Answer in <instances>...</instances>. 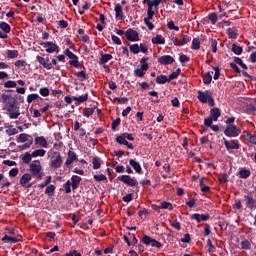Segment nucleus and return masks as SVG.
Returning <instances> with one entry per match:
<instances>
[{
  "mask_svg": "<svg viewBox=\"0 0 256 256\" xmlns=\"http://www.w3.org/2000/svg\"><path fill=\"white\" fill-rule=\"evenodd\" d=\"M81 176L73 175L70 180L66 181L63 184L65 193L69 194L71 193V187L73 191H76V189H79V185H81Z\"/></svg>",
  "mask_w": 256,
  "mask_h": 256,
  "instance_id": "f257e3e1",
  "label": "nucleus"
},
{
  "mask_svg": "<svg viewBox=\"0 0 256 256\" xmlns=\"http://www.w3.org/2000/svg\"><path fill=\"white\" fill-rule=\"evenodd\" d=\"M30 173L32 174V177H34V179H37V181H41V179H43V176L45 174L43 173L41 161L35 160L30 164Z\"/></svg>",
  "mask_w": 256,
  "mask_h": 256,
  "instance_id": "f03ea898",
  "label": "nucleus"
},
{
  "mask_svg": "<svg viewBox=\"0 0 256 256\" xmlns=\"http://www.w3.org/2000/svg\"><path fill=\"white\" fill-rule=\"evenodd\" d=\"M64 55L68 59H70L69 65H71L72 67H75V69H84L85 68V66L83 64L79 63V57L77 55H75V53H73L69 48L64 50Z\"/></svg>",
  "mask_w": 256,
  "mask_h": 256,
  "instance_id": "7ed1b4c3",
  "label": "nucleus"
},
{
  "mask_svg": "<svg viewBox=\"0 0 256 256\" xmlns=\"http://www.w3.org/2000/svg\"><path fill=\"white\" fill-rule=\"evenodd\" d=\"M53 156L50 159V167L52 169H59L63 165V158L60 152H52Z\"/></svg>",
  "mask_w": 256,
  "mask_h": 256,
  "instance_id": "20e7f679",
  "label": "nucleus"
},
{
  "mask_svg": "<svg viewBox=\"0 0 256 256\" xmlns=\"http://www.w3.org/2000/svg\"><path fill=\"white\" fill-rule=\"evenodd\" d=\"M141 243H143V245H147L148 247H155L156 249H161V247H163V244H161V242L151 238L148 235L143 236Z\"/></svg>",
  "mask_w": 256,
  "mask_h": 256,
  "instance_id": "39448f33",
  "label": "nucleus"
},
{
  "mask_svg": "<svg viewBox=\"0 0 256 256\" xmlns=\"http://www.w3.org/2000/svg\"><path fill=\"white\" fill-rule=\"evenodd\" d=\"M39 45L46 49V53H59V51H61L59 45L55 44L54 42H40Z\"/></svg>",
  "mask_w": 256,
  "mask_h": 256,
  "instance_id": "423d86ee",
  "label": "nucleus"
},
{
  "mask_svg": "<svg viewBox=\"0 0 256 256\" xmlns=\"http://www.w3.org/2000/svg\"><path fill=\"white\" fill-rule=\"evenodd\" d=\"M224 135H226V137H239V135H241V129L235 125H227L224 130Z\"/></svg>",
  "mask_w": 256,
  "mask_h": 256,
  "instance_id": "0eeeda50",
  "label": "nucleus"
},
{
  "mask_svg": "<svg viewBox=\"0 0 256 256\" xmlns=\"http://www.w3.org/2000/svg\"><path fill=\"white\" fill-rule=\"evenodd\" d=\"M118 181H121L125 185H128V187H136L137 179L135 177H131L129 175H122L118 177Z\"/></svg>",
  "mask_w": 256,
  "mask_h": 256,
  "instance_id": "6e6552de",
  "label": "nucleus"
},
{
  "mask_svg": "<svg viewBox=\"0 0 256 256\" xmlns=\"http://www.w3.org/2000/svg\"><path fill=\"white\" fill-rule=\"evenodd\" d=\"M211 215L209 213L206 214H200V213H194L190 216V219L192 221H196L197 223H203L205 221H209Z\"/></svg>",
  "mask_w": 256,
  "mask_h": 256,
  "instance_id": "1a4fd4ad",
  "label": "nucleus"
},
{
  "mask_svg": "<svg viewBox=\"0 0 256 256\" xmlns=\"http://www.w3.org/2000/svg\"><path fill=\"white\" fill-rule=\"evenodd\" d=\"M125 37L128 41H139V32L129 28L126 32H125Z\"/></svg>",
  "mask_w": 256,
  "mask_h": 256,
  "instance_id": "9d476101",
  "label": "nucleus"
},
{
  "mask_svg": "<svg viewBox=\"0 0 256 256\" xmlns=\"http://www.w3.org/2000/svg\"><path fill=\"white\" fill-rule=\"evenodd\" d=\"M37 61L42 65L44 69H47L48 71H51L53 69V64H51V60L49 58H44L42 56H37Z\"/></svg>",
  "mask_w": 256,
  "mask_h": 256,
  "instance_id": "9b49d317",
  "label": "nucleus"
},
{
  "mask_svg": "<svg viewBox=\"0 0 256 256\" xmlns=\"http://www.w3.org/2000/svg\"><path fill=\"white\" fill-rule=\"evenodd\" d=\"M174 61H175V58H173V56L171 55H164L158 58L159 65H164V66L173 65Z\"/></svg>",
  "mask_w": 256,
  "mask_h": 256,
  "instance_id": "f8f14e48",
  "label": "nucleus"
},
{
  "mask_svg": "<svg viewBox=\"0 0 256 256\" xmlns=\"http://www.w3.org/2000/svg\"><path fill=\"white\" fill-rule=\"evenodd\" d=\"M116 143H119V145H125L127 147V149H130L131 151H133V149H135V146H133L132 143H129V141H127L125 139L124 134L116 137Z\"/></svg>",
  "mask_w": 256,
  "mask_h": 256,
  "instance_id": "ddd939ff",
  "label": "nucleus"
},
{
  "mask_svg": "<svg viewBox=\"0 0 256 256\" xmlns=\"http://www.w3.org/2000/svg\"><path fill=\"white\" fill-rule=\"evenodd\" d=\"M155 17V12H147L146 17L144 18V23L148 27L149 31L155 29V25L151 23V20Z\"/></svg>",
  "mask_w": 256,
  "mask_h": 256,
  "instance_id": "4468645a",
  "label": "nucleus"
},
{
  "mask_svg": "<svg viewBox=\"0 0 256 256\" xmlns=\"http://www.w3.org/2000/svg\"><path fill=\"white\" fill-rule=\"evenodd\" d=\"M212 93L211 90H206V91H198V100L200 101V103H207V101L209 100V97H211Z\"/></svg>",
  "mask_w": 256,
  "mask_h": 256,
  "instance_id": "2eb2a0df",
  "label": "nucleus"
},
{
  "mask_svg": "<svg viewBox=\"0 0 256 256\" xmlns=\"http://www.w3.org/2000/svg\"><path fill=\"white\" fill-rule=\"evenodd\" d=\"M224 146L227 149V151H231L233 149H239L241 145H239V141L237 140H224Z\"/></svg>",
  "mask_w": 256,
  "mask_h": 256,
  "instance_id": "dca6fc26",
  "label": "nucleus"
},
{
  "mask_svg": "<svg viewBox=\"0 0 256 256\" xmlns=\"http://www.w3.org/2000/svg\"><path fill=\"white\" fill-rule=\"evenodd\" d=\"M172 41L176 47H183V45H187V43L191 41V37H189L188 35H183L182 40H179L178 38H173Z\"/></svg>",
  "mask_w": 256,
  "mask_h": 256,
  "instance_id": "f3484780",
  "label": "nucleus"
},
{
  "mask_svg": "<svg viewBox=\"0 0 256 256\" xmlns=\"http://www.w3.org/2000/svg\"><path fill=\"white\" fill-rule=\"evenodd\" d=\"M129 165L134 169L136 173H138V175H143V168H141V164L135 161V159H130Z\"/></svg>",
  "mask_w": 256,
  "mask_h": 256,
  "instance_id": "a211bd4d",
  "label": "nucleus"
},
{
  "mask_svg": "<svg viewBox=\"0 0 256 256\" xmlns=\"http://www.w3.org/2000/svg\"><path fill=\"white\" fill-rule=\"evenodd\" d=\"M75 161H77V153H75L74 151L69 150L68 151V158L65 162L66 167H69L70 165H73V163H75Z\"/></svg>",
  "mask_w": 256,
  "mask_h": 256,
  "instance_id": "6ab92c4d",
  "label": "nucleus"
},
{
  "mask_svg": "<svg viewBox=\"0 0 256 256\" xmlns=\"http://www.w3.org/2000/svg\"><path fill=\"white\" fill-rule=\"evenodd\" d=\"M246 199V207L248 209H253L255 207L256 200L253 198V193H249L248 195L244 196Z\"/></svg>",
  "mask_w": 256,
  "mask_h": 256,
  "instance_id": "aec40b11",
  "label": "nucleus"
},
{
  "mask_svg": "<svg viewBox=\"0 0 256 256\" xmlns=\"http://www.w3.org/2000/svg\"><path fill=\"white\" fill-rule=\"evenodd\" d=\"M35 145H39L40 147H43L44 149H47L48 143L47 139H45L43 136H38L34 140Z\"/></svg>",
  "mask_w": 256,
  "mask_h": 256,
  "instance_id": "412c9836",
  "label": "nucleus"
},
{
  "mask_svg": "<svg viewBox=\"0 0 256 256\" xmlns=\"http://www.w3.org/2000/svg\"><path fill=\"white\" fill-rule=\"evenodd\" d=\"M226 33L229 39H237L239 37V30L237 28H228Z\"/></svg>",
  "mask_w": 256,
  "mask_h": 256,
  "instance_id": "4be33fe9",
  "label": "nucleus"
},
{
  "mask_svg": "<svg viewBox=\"0 0 256 256\" xmlns=\"http://www.w3.org/2000/svg\"><path fill=\"white\" fill-rule=\"evenodd\" d=\"M156 83L158 85H165V83H171V79H169V77H167V75L161 74V75L157 76Z\"/></svg>",
  "mask_w": 256,
  "mask_h": 256,
  "instance_id": "5701e85b",
  "label": "nucleus"
},
{
  "mask_svg": "<svg viewBox=\"0 0 256 256\" xmlns=\"http://www.w3.org/2000/svg\"><path fill=\"white\" fill-rule=\"evenodd\" d=\"M221 117V110L219 108H212L210 110V118L214 121H218V119Z\"/></svg>",
  "mask_w": 256,
  "mask_h": 256,
  "instance_id": "b1692460",
  "label": "nucleus"
},
{
  "mask_svg": "<svg viewBox=\"0 0 256 256\" xmlns=\"http://www.w3.org/2000/svg\"><path fill=\"white\" fill-rule=\"evenodd\" d=\"M31 179H33V176H31V174L29 173H25L21 178H20V185L22 187H25L27 185V183H29V181H31Z\"/></svg>",
  "mask_w": 256,
  "mask_h": 256,
  "instance_id": "393cba45",
  "label": "nucleus"
},
{
  "mask_svg": "<svg viewBox=\"0 0 256 256\" xmlns=\"http://www.w3.org/2000/svg\"><path fill=\"white\" fill-rule=\"evenodd\" d=\"M1 241H3V243H19V241H21V239H19L17 237H11V236L5 234L4 237L1 239Z\"/></svg>",
  "mask_w": 256,
  "mask_h": 256,
  "instance_id": "a878e982",
  "label": "nucleus"
},
{
  "mask_svg": "<svg viewBox=\"0 0 256 256\" xmlns=\"http://www.w3.org/2000/svg\"><path fill=\"white\" fill-rule=\"evenodd\" d=\"M114 11L116 19H123V6L121 4H116Z\"/></svg>",
  "mask_w": 256,
  "mask_h": 256,
  "instance_id": "bb28decb",
  "label": "nucleus"
},
{
  "mask_svg": "<svg viewBox=\"0 0 256 256\" xmlns=\"http://www.w3.org/2000/svg\"><path fill=\"white\" fill-rule=\"evenodd\" d=\"M238 175L240 179H249L251 177V171L247 170V168H242L239 170Z\"/></svg>",
  "mask_w": 256,
  "mask_h": 256,
  "instance_id": "cd10ccee",
  "label": "nucleus"
},
{
  "mask_svg": "<svg viewBox=\"0 0 256 256\" xmlns=\"http://www.w3.org/2000/svg\"><path fill=\"white\" fill-rule=\"evenodd\" d=\"M148 71L145 66H140V68H137L134 70L135 77L143 78L145 77V72Z\"/></svg>",
  "mask_w": 256,
  "mask_h": 256,
  "instance_id": "c85d7f7f",
  "label": "nucleus"
},
{
  "mask_svg": "<svg viewBox=\"0 0 256 256\" xmlns=\"http://www.w3.org/2000/svg\"><path fill=\"white\" fill-rule=\"evenodd\" d=\"M152 43L153 45H165V38L158 34L152 38Z\"/></svg>",
  "mask_w": 256,
  "mask_h": 256,
  "instance_id": "c756f323",
  "label": "nucleus"
},
{
  "mask_svg": "<svg viewBox=\"0 0 256 256\" xmlns=\"http://www.w3.org/2000/svg\"><path fill=\"white\" fill-rule=\"evenodd\" d=\"M111 59H113V55H111V54H102L101 58L99 60V64L100 65H105V63H109V61H111Z\"/></svg>",
  "mask_w": 256,
  "mask_h": 256,
  "instance_id": "7c9ffc66",
  "label": "nucleus"
},
{
  "mask_svg": "<svg viewBox=\"0 0 256 256\" xmlns=\"http://www.w3.org/2000/svg\"><path fill=\"white\" fill-rule=\"evenodd\" d=\"M0 29L5 35L11 33V26L7 22H0Z\"/></svg>",
  "mask_w": 256,
  "mask_h": 256,
  "instance_id": "2f4dec72",
  "label": "nucleus"
},
{
  "mask_svg": "<svg viewBox=\"0 0 256 256\" xmlns=\"http://www.w3.org/2000/svg\"><path fill=\"white\" fill-rule=\"evenodd\" d=\"M87 99H89L88 93H86L82 96H73V101H77V103H79V104L85 103V101H87Z\"/></svg>",
  "mask_w": 256,
  "mask_h": 256,
  "instance_id": "473e14b6",
  "label": "nucleus"
},
{
  "mask_svg": "<svg viewBox=\"0 0 256 256\" xmlns=\"http://www.w3.org/2000/svg\"><path fill=\"white\" fill-rule=\"evenodd\" d=\"M55 185L51 184L46 187L45 189V195H48V197H53L55 195Z\"/></svg>",
  "mask_w": 256,
  "mask_h": 256,
  "instance_id": "72a5a7b5",
  "label": "nucleus"
},
{
  "mask_svg": "<svg viewBox=\"0 0 256 256\" xmlns=\"http://www.w3.org/2000/svg\"><path fill=\"white\" fill-rule=\"evenodd\" d=\"M191 49L194 51H199V49H201V40H199V38H194L192 40Z\"/></svg>",
  "mask_w": 256,
  "mask_h": 256,
  "instance_id": "f704fd0d",
  "label": "nucleus"
},
{
  "mask_svg": "<svg viewBox=\"0 0 256 256\" xmlns=\"http://www.w3.org/2000/svg\"><path fill=\"white\" fill-rule=\"evenodd\" d=\"M92 165L94 170L101 169V158L97 156L93 157Z\"/></svg>",
  "mask_w": 256,
  "mask_h": 256,
  "instance_id": "c9c22d12",
  "label": "nucleus"
},
{
  "mask_svg": "<svg viewBox=\"0 0 256 256\" xmlns=\"http://www.w3.org/2000/svg\"><path fill=\"white\" fill-rule=\"evenodd\" d=\"M202 80L204 85H210L211 81H213V76L211 75V72L205 73Z\"/></svg>",
  "mask_w": 256,
  "mask_h": 256,
  "instance_id": "e433bc0d",
  "label": "nucleus"
},
{
  "mask_svg": "<svg viewBox=\"0 0 256 256\" xmlns=\"http://www.w3.org/2000/svg\"><path fill=\"white\" fill-rule=\"evenodd\" d=\"M245 139H246V141H248V143H252V145H256V135L255 134L246 133Z\"/></svg>",
  "mask_w": 256,
  "mask_h": 256,
  "instance_id": "4c0bfd02",
  "label": "nucleus"
},
{
  "mask_svg": "<svg viewBox=\"0 0 256 256\" xmlns=\"http://www.w3.org/2000/svg\"><path fill=\"white\" fill-rule=\"evenodd\" d=\"M8 59H15L16 57H19V51L18 50H7L6 52Z\"/></svg>",
  "mask_w": 256,
  "mask_h": 256,
  "instance_id": "58836bf2",
  "label": "nucleus"
},
{
  "mask_svg": "<svg viewBox=\"0 0 256 256\" xmlns=\"http://www.w3.org/2000/svg\"><path fill=\"white\" fill-rule=\"evenodd\" d=\"M240 247H241V249H244L245 251H249V249H251V242H249V240H247V239H244L240 243Z\"/></svg>",
  "mask_w": 256,
  "mask_h": 256,
  "instance_id": "ea45409f",
  "label": "nucleus"
},
{
  "mask_svg": "<svg viewBox=\"0 0 256 256\" xmlns=\"http://www.w3.org/2000/svg\"><path fill=\"white\" fill-rule=\"evenodd\" d=\"M232 52H234L235 55H241V53H243V47L234 43L232 44Z\"/></svg>",
  "mask_w": 256,
  "mask_h": 256,
  "instance_id": "a19ab883",
  "label": "nucleus"
},
{
  "mask_svg": "<svg viewBox=\"0 0 256 256\" xmlns=\"http://www.w3.org/2000/svg\"><path fill=\"white\" fill-rule=\"evenodd\" d=\"M33 158L32 154L29 152H26L23 157H22V161L23 163H25L26 165H29V163H31V159Z\"/></svg>",
  "mask_w": 256,
  "mask_h": 256,
  "instance_id": "79ce46f5",
  "label": "nucleus"
},
{
  "mask_svg": "<svg viewBox=\"0 0 256 256\" xmlns=\"http://www.w3.org/2000/svg\"><path fill=\"white\" fill-rule=\"evenodd\" d=\"M47 151L43 149H38L32 152V157H45Z\"/></svg>",
  "mask_w": 256,
  "mask_h": 256,
  "instance_id": "37998d69",
  "label": "nucleus"
},
{
  "mask_svg": "<svg viewBox=\"0 0 256 256\" xmlns=\"http://www.w3.org/2000/svg\"><path fill=\"white\" fill-rule=\"evenodd\" d=\"M206 245L208 247V253H215V251H217V248H215L213 242H211V239L207 240Z\"/></svg>",
  "mask_w": 256,
  "mask_h": 256,
  "instance_id": "c03bdc74",
  "label": "nucleus"
},
{
  "mask_svg": "<svg viewBox=\"0 0 256 256\" xmlns=\"http://www.w3.org/2000/svg\"><path fill=\"white\" fill-rule=\"evenodd\" d=\"M76 77H78V79H80L81 81H87V72L86 71H79L76 74Z\"/></svg>",
  "mask_w": 256,
  "mask_h": 256,
  "instance_id": "a18cd8bd",
  "label": "nucleus"
},
{
  "mask_svg": "<svg viewBox=\"0 0 256 256\" xmlns=\"http://www.w3.org/2000/svg\"><path fill=\"white\" fill-rule=\"evenodd\" d=\"M179 75H181V68H178L176 71L172 72L168 76V79H170V81H173V79H177V77H179Z\"/></svg>",
  "mask_w": 256,
  "mask_h": 256,
  "instance_id": "49530a36",
  "label": "nucleus"
},
{
  "mask_svg": "<svg viewBox=\"0 0 256 256\" xmlns=\"http://www.w3.org/2000/svg\"><path fill=\"white\" fill-rule=\"evenodd\" d=\"M7 111L9 112L10 119H19V115H21V113L14 112L11 108H7Z\"/></svg>",
  "mask_w": 256,
  "mask_h": 256,
  "instance_id": "de8ad7c7",
  "label": "nucleus"
},
{
  "mask_svg": "<svg viewBox=\"0 0 256 256\" xmlns=\"http://www.w3.org/2000/svg\"><path fill=\"white\" fill-rule=\"evenodd\" d=\"M51 179H52L51 176H47L45 181H43L38 185L39 189H44V187H47L49 183H51Z\"/></svg>",
  "mask_w": 256,
  "mask_h": 256,
  "instance_id": "09e8293b",
  "label": "nucleus"
},
{
  "mask_svg": "<svg viewBox=\"0 0 256 256\" xmlns=\"http://www.w3.org/2000/svg\"><path fill=\"white\" fill-rule=\"evenodd\" d=\"M4 87H5V89L15 88V87H17V82H15L13 80H9L4 83Z\"/></svg>",
  "mask_w": 256,
  "mask_h": 256,
  "instance_id": "8fccbe9b",
  "label": "nucleus"
},
{
  "mask_svg": "<svg viewBox=\"0 0 256 256\" xmlns=\"http://www.w3.org/2000/svg\"><path fill=\"white\" fill-rule=\"evenodd\" d=\"M212 69L215 71L213 79L217 81L221 75V69H219V66H213Z\"/></svg>",
  "mask_w": 256,
  "mask_h": 256,
  "instance_id": "3c124183",
  "label": "nucleus"
},
{
  "mask_svg": "<svg viewBox=\"0 0 256 256\" xmlns=\"http://www.w3.org/2000/svg\"><path fill=\"white\" fill-rule=\"evenodd\" d=\"M130 52L133 53V55H137L140 52L139 44L130 45Z\"/></svg>",
  "mask_w": 256,
  "mask_h": 256,
  "instance_id": "603ef678",
  "label": "nucleus"
},
{
  "mask_svg": "<svg viewBox=\"0 0 256 256\" xmlns=\"http://www.w3.org/2000/svg\"><path fill=\"white\" fill-rule=\"evenodd\" d=\"M161 209H168L169 211H173V204L171 202H162L160 205Z\"/></svg>",
  "mask_w": 256,
  "mask_h": 256,
  "instance_id": "864d4df0",
  "label": "nucleus"
},
{
  "mask_svg": "<svg viewBox=\"0 0 256 256\" xmlns=\"http://www.w3.org/2000/svg\"><path fill=\"white\" fill-rule=\"evenodd\" d=\"M114 101H117V103H119V105H125L127 103H129V98L127 97H122V98H114Z\"/></svg>",
  "mask_w": 256,
  "mask_h": 256,
  "instance_id": "5fc2aeb1",
  "label": "nucleus"
},
{
  "mask_svg": "<svg viewBox=\"0 0 256 256\" xmlns=\"http://www.w3.org/2000/svg\"><path fill=\"white\" fill-rule=\"evenodd\" d=\"M39 99V94H30L27 96V103H33V101H37Z\"/></svg>",
  "mask_w": 256,
  "mask_h": 256,
  "instance_id": "6e6d98bb",
  "label": "nucleus"
},
{
  "mask_svg": "<svg viewBox=\"0 0 256 256\" xmlns=\"http://www.w3.org/2000/svg\"><path fill=\"white\" fill-rule=\"evenodd\" d=\"M119 125H121V118H116L112 122V126H111L112 131H116V129H117V127H119Z\"/></svg>",
  "mask_w": 256,
  "mask_h": 256,
  "instance_id": "4d7b16f0",
  "label": "nucleus"
},
{
  "mask_svg": "<svg viewBox=\"0 0 256 256\" xmlns=\"http://www.w3.org/2000/svg\"><path fill=\"white\" fill-rule=\"evenodd\" d=\"M233 209H237L238 211H241L243 209V204H241L240 199H236L233 204Z\"/></svg>",
  "mask_w": 256,
  "mask_h": 256,
  "instance_id": "13d9d810",
  "label": "nucleus"
},
{
  "mask_svg": "<svg viewBox=\"0 0 256 256\" xmlns=\"http://www.w3.org/2000/svg\"><path fill=\"white\" fill-rule=\"evenodd\" d=\"M93 113H95V108H86L84 109V117H91V115H93Z\"/></svg>",
  "mask_w": 256,
  "mask_h": 256,
  "instance_id": "bf43d9fd",
  "label": "nucleus"
},
{
  "mask_svg": "<svg viewBox=\"0 0 256 256\" xmlns=\"http://www.w3.org/2000/svg\"><path fill=\"white\" fill-rule=\"evenodd\" d=\"M94 180L98 182L107 181V176L105 174H96L94 175Z\"/></svg>",
  "mask_w": 256,
  "mask_h": 256,
  "instance_id": "052dcab7",
  "label": "nucleus"
},
{
  "mask_svg": "<svg viewBox=\"0 0 256 256\" xmlns=\"http://www.w3.org/2000/svg\"><path fill=\"white\" fill-rule=\"evenodd\" d=\"M39 93L40 95H42V97H49L50 91H49V88L43 87L39 89Z\"/></svg>",
  "mask_w": 256,
  "mask_h": 256,
  "instance_id": "680f3d73",
  "label": "nucleus"
},
{
  "mask_svg": "<svg viewBox=\"0 0 256 256\" xmlns=\"http://www.w3.org/2000/svg\"><path fill=\"white\" fill-rule=\"evenodd\" d=\"M28 137H29L28 134H25V133L20 134L17 139V143H25Z\"/></svg>",
  "mask_w": 256,
  "mask_h": 256,
  "instance_id": "e2e57ef3",
  "label": "nucleus"
},
{
  "mask_svg": "<svg viewBox=\"0 0 256 256\" xmlns=\"http://www.w3.org/2000/svg\"><path fill=\"white\" fill-rule=\"evenodd\" d=\"M167 27L170 31H179V26H176L173 21L168 22Z\"/></svg>",
  "mask_w": 256,
  "mask_h": 256,
  "instance_id": "0e129e2a",
  "label": "nucleus"
},
{
  "mask_svg": "<svg viewBox=\"0 0 256 256\" xmlns=\"http://www.w3.org/2000/svg\"><path fill=\"white\" fill-rule=\"evenodd\" d=\"M180 63H189L191 61V58L185 54H182L179 56Z\"/></svg>",
  "mask_w": 256,
  "mask_h": 256,
  "instance_id": "69168bd1",
  "label": "nucleus"
},
{
  "mask_svg": "<svg viewBox=\"0 0 256 256\" xmlns=\"http://www.w3.org/2000/svg\"><path fill=\"white\" fill-rule=\"evenodd\" d=\"M213 118H211V116L207 117L204 119V125L205 127H211L213 125Z\"/></svg>",
  "mask_w": 256,
  "mask_h": 256,
  "instance_id": "338daca9",
  "label": "nucleus"
},
{
  "mask_svg": "<svg viewBox=\"0 0 256 256\" xmlns=\"http://www.w3.org/2000/svg\"><path fill=\"white\" fill-rule=\"evenodd\" d=\"M208 19L211 21L212 25H215V23H217V14L216 13L209 14Z\"/></svg>",
  "mask_w": 256,
  "mask_h": 256,
  "instance_id": "774afa93",
  "label": "nucleus"
}]
</instances>
